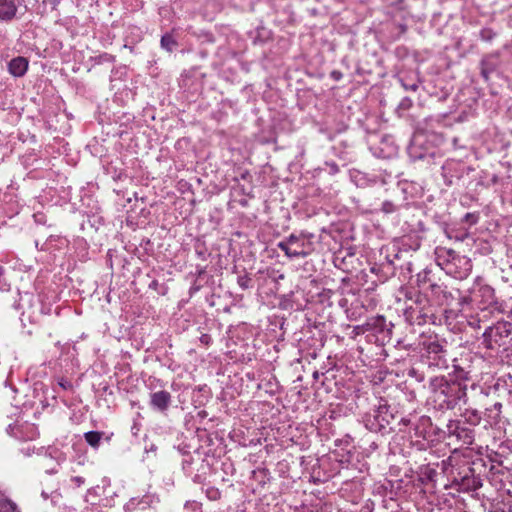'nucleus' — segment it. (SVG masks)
<instances>
[{"label": "nucleus", "instance_id": "09e8293b", "mask_svg": "<svg viewBox=\"0 0 512 512\" xmlns=\"http://www.w3.org/2000/svg\"><path fill=\"white\" fill-rule=\"evenodd\" d=\"M501 407H502V404H501V403H498V402H497V403H495V404H494V408H495V409H497V410H500V409H501Z\"/></svg>", "mask_w": 512, "mask_h": 512}, {"label": "nucleus", "instance_id": "f257e3e1", "mask_svg": "<svg viewBox=\"0 0 512 512\" xmlns=\"http://www.w3.org/2000/svg\"><path fill=\"white\" fill-rule=\"evenodd\" d=\"M432 399L441 410L454 409L460 403L467 402V384L450 382L444 377H435L430 382Z\"/></svg>", "mask_w": 512, "mask_h": 512}, {"label": "nucleus", "instance_id": "393cba45", "mask_svg": "<svg viewBox=\"0 0 512 512\" xmlns=\"http://www.w3.org/2000/svg\"><path fill=\"white\" fill-rule=\"evenodd\" d=\"M160 45L166 51L172 52L178 46V42L171 33H165L161 37Z\"/></svg>", "mask_w": 512, "mask_h": 512}, {"label": "nucleus", "instance_id": "a211bd4d", "mask_svg": "<svg viewBox=\"0 0 512 512\" xmlns=\"http://www.w3.org/2000/svg\"><path fill=\"white\" fill-rule=\"evenodd\" d=\"M447 285L442 283L438 278L432 285L424 291L425 295L429 297L431 303L438 304L441 295L443 294Z\"/></svg>", "mask_w": 512, "mask_h": 512}, {"label": "nucleus", "instance_id": "2f4dec72", "mask_svg": "<svg viewBox=\"0 0 512 512\" xmlns=\"http://www.w3.org/2000/svg\"><path fill=\"white\" fill-rule=\"evenodd\" d=\"M381 211L385 214H391L397 211V206L391 201H384L381 206Z\"/></svg>", "mask_w": 512, "mask_h": 512}, {"label": "nucleus", "instance_id": "2eb2a0df", "mask_svg": "<svg viewBox=\"0 0 512 512\" xmlns=\"http://www.w3.org/2000/svg\"><path fill=\"white\" fill-rule=\"evenodd\" d=\"M29 61L27 58L18 56L8 63V71L14 77H22L27 72Z\"/></svg>", "mask_w": 512, "mask_h": 512}, {"label": "nucleus", "instance_id": "58836bf2", "mask_svg": "<svg viewBox=\"0 0 512 512\" xmlns=\"http://www.w3.org/2000/svg\"><path fill=\"white\" fill-rule=\"evenodd\" d=\"M71 481L74 482L78 487L84 484L85 480L81 476H74L71 478Z\"/></svg>", "mask_w": 512, "mask_h": 512}, {"label": "nucleus", "instance_id": "9b49d317", "mask_svg": "<svg viewBox=\"0 0 512 512\" xmlns=\"http://www.w3.org/2000/svg\"><path fill=\"white\" fill-rule=\"evenodd\" d=\"M172 396L166 390H160L150 394V406L153 410L165 413L171 405Z\"/></svg>", "mask_w": 512, "mask_h": 512}, {"label": "nucleus", "instance_id": "6ab92c4d", "mask_svg": "<svg viewBox=\"0 0 512 512\" xmlns=\"http://www.w3.org/2000/svg\"><path fill=\"white\" fill-rule=\"evenodd\" d=\"M459 295H460V289L448 288V286H446L437 305L452 306L457 301V296H459Z\"/></svg>", "mask_w": 512, "mask_h": 512}, {"label": "nucleus", "instance_id": "c03bdc74", "mask_svg": "<svg viewBox=\"0 0 512 512\" xmlns=\"http://www.w3.org/2000/svg\"><path fill=\"white\" fill-rule=\"evenodd\" d=\"M438 264L443 266V269L446 271V258L442 257V259H438Z\"/></svg>", "mask_w": 512, "mask_h": 512}, {"label": "nucleus", "instance_id": "4c0bfd02", "mask_svg": "<svg viewBox=\"0 0 512 512\" xmlns=\"http://www.w3.org/2000/svg\"><path fill=\"white\" fill-rule=\"evenodd\" d=\"M200 341L205 345H209L210 342L212 341V338L209 334H202L200 337Z\"/></svg>", "mask_w": 512, "mask_h": 512}, {"label": "nucleus", "instance_id": "72a5a7b5", "mask_svg": "<svg viewBox=\"0 0 512 512\" xmlns=\"http://www.w3.org/2000/svg\"><path fill=\"white\" fill-rule=\"evenodd\" d=\"M412 104H413V102L409 97H404L400 101L398 108L402 109V110H408L409 108L412 107Z\"/></svg>", "mask_w": 512, "mask_h": 512}, {"label": "nucleus", "instance_id": "49530a36", "mask_svg": "<svg viewBox=\"0 0 512 512\" xmlns=\"http://www.w3.org/2000/svg\"><path fill=\"white\" fill-rule=\"evenodd\" d=\"M61 0H50V3L52 4L53 8H55Z\"/></svg>", "mask_w": 512, "mask_h": 512}, {"label": "nucleus", "instance_id": "f704fd0d", "mask_svg": "<svg viewBox=\"0 0 512 512\" xmlns=\"http://www.w3.org/2000/svg\"><path fill=\"white\" fill-rule=\"evenodd\" d=\"M400 82L405 90L416 91L419 87L417 82L406 83L404 79H400Z\"/></svg>", "mask_w": 512, "mask_h": 512}, {"label": "nucleus", "instance_id": "37998d69", "mask_svg": "<svg viewBox=\"0 0 512 512\" xmlns=\"http://www.w3.org/2000/svg\"><path fill=\"white\" fill-rule=\"evenodd\" d=\"M331 76H332V77H333V79H335V80H340V79H341V77H342V74H341V72H339V71H333V72L331 73Z\"/></svg>", "mask_w": 512, "mask_h": 512}, {"label": "nucleus", "instance_id": "79ce46f5", "mask_svg": "<svg viewBox=\"0 0 512 512\" xmlns=\"http://www.w3.org/2000/svg\"><path fill=\"white\" fill-rule=\"evenodd\" d=\"M159 287V282L157 280H153L151 281V283L149 284V288L150 289H153V290H157Z\"/></svg>", "mask_w": 512, "mask_h": 512}, {"label": "nucleus", "instance_id": "f03ea898", "mask_svg": "<svg viewBox=\"0 0 512 512\" xmlns=\"http://www.w3.org/2000/svg\"><path fill=\"white\" fill-rule=\"evenodd\" d=\"M397 414L398 412L388 404L387 400L376 398V403L363 416V422L369 431L384 435L396 429Z\"/></svg>", "mask_w": 512, "mask_h": 512}, {"label": "nucleus", "instance_id": "39448f33", "mask_svg": "<svg viewBox=\"0 0 512 512\" xmlns=\"http://www.w3.org/2000/svg\"><path fill=\"white\" fill-rule=\"evenodd\" d=\"M485 465L482 460L473 462L471 466L467 467L463 471V473H459V475L463 474L460 479V486L463 490L466 491H476L482 487V478L480 475V469Z\"/></svg>", "mask_w": 512, "mask_h": 512}, {"label": "nucleus", "instance_id": "6e6552de", "mask_svg": "<svg viewBox=\"0 0 512 512\" xmlns=\"http://www.w3.org/2000/svg\"><path fill=\"white\" fill-rule=\"evenodd\" d=\"M473 291L475 304H477L480 309H486L497 303L495 291L491 286L477 283L473 286Z\"/></svg>", "mask_w": 512, "mask_h": 512}, {"label": "nucleus", "instance_id": "5701e85b", "mask_svg": "<svg viewBox=\"0 0 512 512\" xmlns=\"http://www.w3.org/2000/svg\"><path fill=\"white\" fill-rule=\"evenodd\" d=\"M409 299L412 300V304L410 306L417 307L418 309L432 308V303L429 297L422 291L415 293L414 298L409 297Z\"/></svg>", "mask_w": 512, "mask_h": 512}, {"label": "nucleus", "instance_id": "c756f323", "mask_svg": "<svg viewBox=\"0 0 512 512\" xmlns=\"http://www.w3.org/2000/svg\"><path fill=\"white\" fill-rule=\"evenodd\" d=\"M479 35L481 40L491 42L495 38L496 33L491 28H483Z\"/></svg>", "mask_w": 512, "mask_h": 512}, {"label": "nucleus", "instance_id": "4468645a", "mask_svg": "<svg viewBox=\"0 0 512 512\" xmlns=\"http://www.w3.org/2000/svg\"><path fill=\"white\" fill-rule=\"evenodd\" d=\"M311 234L301 233L299 236L295 235V240L292 245V249H296L297 251L301 252L302 254H297L296 258L299 257H306L310 255L313 251V244L309 240L311 237Z\"/></svg>", "mask_w": 512, "mask_h": 512}, {"label": "nucleus", "instance_id": "f3484780", "mask_svg": "<svg viewBox=\"0 0 512 512\" xmlns=\"http://www.w3.org/2000/svg\"><path fill=\"white\" fill-rule=\"evenodd\" d=\"M437 279V275L431 269L426 268L417 274L416 283L420 291L424 293Z\"/></svg>", "mask_w": 512, "mask_h": 512}, {"label": "nucleus", "instance_id": "b1692460", "mask_svg": "<svg viewBox=\"0 0 512 512\" xmlns=\"http://www.w3.org/2000/svg\"><path fill=\"white\" fill-rule=\"evenodd\" d=\"M454 378L449 380L450 382H458L460 384H466V382L472 380L471 371H466L460 366H454Z\"/></svg>", "mask_w": 512, "mask_h": 512}, {"label": "nucleus", "instance_id": "c9c22d12", "mask_svg": "<svg viewBox=\"0 0 512 512\" xmlns=\"http://www.w3.org/2000/svg\"><path fill=\"white\" fill-rule=\"evenodd\" d=\"M464 220L470 224H475L477 222V217L472 213H467L464 217Z\"/></svg>", "mask_w": 512, "mask_h": 512}, {"label": "nucleus", "instance_id": "4be33fe9", "mask_svg": "<svg viewBox=\"0 0 512 512\" xmlns=\"http://www.w3.org/2000/svg\"><path fill=\"white\" fill-rule=\"evenodd\" d=\"M419 479L423 484H427L429 482H435V478L438 473L435 468L430 465H423L419 468Z\"/></svg>", "mask_w": 512, "mask_h": 512}, {"label": "nucleus", "instance_id": "7c9ffc66", "mask_svg": "<svg viewBox=\"0 0 512 512\" xmlns=\"http://www.w3.org/2000/svg\"><path fill=\"white\" fill-rule=\"evenodd\" d=\"M2 512H20L17 505L10 499H5L2 506Z\"/></svg>", "mask_w": 512, "mask_h": 512}, {"label": "nucleus", "instance_id": "423d86ee", "mask_svg": "<svg viewBox=\"0 0 512 512\" xmlns=\"http://www.w3.org/2000/svg\"><path fill=\"white\" fill-rule=\"evenodd\" d=\"M449 437H455L462 445H472L475 439V430L459 420H450L446 426Z\"/></svg>", "mask_w": 512, "mask_h": 512}, {"label": "nucleus", "instance_id": "a878e982", "mask_svg": "<svg viewBox=\"0 0 512 512\" xmlns=\"http://www.w3.org/2000/svg\"><path fill=\"white\" fill-rule=\"evenodd\" d=\"M103 432L88 431L84 434L85 441L93 448H98L100 445Z\"/></svg>", "mask_w": 512, "mask_h": 512}, {"label": "nucleus", "instance_id": "dca6fc26", "mask_svg": "<svg viewBox=\"0 0 512 512\" xmlns=\"http://www.w3.org/2000/svg\"><path fill=\"white\" fill-rule=\"evenodd\" d=\"M20 0H0V19L10 21L16 16Z\"/></svg>", "mask_w": 512, "mask_h": 512}, {"label": "nucleus", "instance_id": "8fccbe9b", "mask_svg": "<svg viewBox=\"0 0 512 512\" xmlns=\"http://www.w3.org/2000/svg\"><path fill=\"white\" fill-rule=\"evenodd\" d=\"M3 272H4V269L2 266H0V276L3 274Z\"/></svg>", "mask_w": 512, "mask_h": 512}, {"label": "nucleus", "instance_id": "20e7f679", "mask_svg": "<svg viewBox=\"0 0 512 512\" xmlns=\"http://www.w3.org/2000/svg\"><path fill=\"white\" fill-rule=\"evenodd\" d=\"M512 323L509 321H498L488 326L482 334V345L492 351L502 349L506 351L512 345Z\"/></svg>", "mask_w": 512, "mask_h": 512}, {"label": "nucleus", "instance_id": "ea45409f", "mask_svg": "<svg viewBox=\"0 0 512 512\" xmlns=\"http://www.w3.org/2000/svg\"><path fill=\"white\" fill-rule=\"evenodd\" d=\"M391 274H394L393 261L388 260L386 266H384Z\"/></svg>", "mask_w": 512, "mask_h": 512}, {"label": "nucleus", "instance_id": "473e14b6", "mask_svg": "<svg viewBox=\"0 0 512 512\" xmlns=\"http://www.w3.org/2000/svg\"><path fill=\"white\" fill-rule=\"evenodd\" d=\"M206 496L208 497V499L215 501V500L220 499L221 492L219 491V489H217L215 487H209L206 490Z\"/></svg>", "mask_w": 512, "mask_h": 512}, {"label": "nucleus", "instance_id": "7ed1b4c3", "mask_svg": "<svg viewBox=\"0 0 512 512\" xmlns=\"http://www.w3.org/2000/svg\"><path fill=\"white\" fill-rule=\"evenodd\" d=\"M448 342L437 336L429 337L421 343V360L432 369L448 367Z\"/></svg>", "mask_w": 512, "mask_h": 512}, {"label": "nucleus", "instance_id": "f8f14e48", "mask_svg": "<svg viewBox=\"0 0 512 512\" xmlns=\"http://www.w3.org/2000/svg\"><path fill=\"white\" fill-rule=\"evenodd\" d=\"M385 329L390 332V329L387 328L385 317L379 315L368 319L363 325L355 326L354 332L356 334H362L367 331L383 332Z\"/></svg>", "mask_w": 512, "mask_h": 512}, {"label": "nucleus", "instance_id": "9d476101", "mask_svg": "<svg viewBox=\"0 0 512 512\" xmlns=\"http://www.w3.org/2000/svg\"><path fill=\"white\" fill-rule=\"evenodd\" d=\"M442 170L445 183L447 185H452L454 178L461 179L465 174L468 175L474 169L470 166H465L460 162L452 161L443 165Z\"/></svg>", "mask_w": 512, "mask_h": 512}, {"label": "nucleus", "instance_id": "a19ab883", "mask_svg": "<svg viewBox=\"0 0 512 512\" xmlns=\"http://www.w3.org/2000/svg\"><path fill=\"white\" fill-rule=\"evenodd\" d=\"M401 424H402L403 426H407V425H409V424H410V420H409V419H407V418H405V417H401V418L399 419L398 426H400Z\"/></svg>", "mask_w": 512, "mask_h": 512}, {"label": "nucleus", "instance_id": "de8ad7c7", "mask_svg": "<svg viewBox=\"0 0 512 512\" xmlns=\"http://www.w3.org/2000/svg\"><path fill=\"white\" fill-rule=\"evenodd\" d=\"M403 0H392L391 1V5H398L402 2Z\"/></svg>", "mask_w": 512, "mask_h": 512}, {"label": "nucleus", "instance_id": "412c9836", "mask_svg": "<svg viewBox=\"0 0 512 512\" xmlns=\"http://www.w3.org/2000/svg\"><path fill=\"white\" fill-rule=\"evenodd\" d=\"M295 240V235L291 234L289 237H287L285 240L278 243V248L285 253V255L289 258H296L297 254H302L301 252L297 251L296 249H292V245Z\"/></svg>", "mask_w": 512, "mask_h": 512}, {"label": "nucleus", "instance_id": "ddd939ff", "mask_svg": "<svg viewBox=\"0 0 512 512\" xmlns=\"http://www.w3.org/2000/svg\"><path fill=\"white\" fill-rule=\"evenodd\" d=\"M500 53L499 52H493L490 54L485 55L481 62V76L484 78L485 81L489 80V76L491 73L495 72L500 64L499 61Z\"/></svg>", "mask_w": 512, "mask_h": 512}, {"label": "nucleus", "instance_id": "0eeeda50", "mask_svg": "<svg viewBox=\"0 0 512 512\" xmlns=\"http://www.w3.org/2000/svg\"><path fill=\"white\" fill-rule=\"evenodd\" d=\"M405 319L411 325H424L429 322H434V312L432 308L418 309L414 306H407L404 312Z\"/></svg>", "mask_w": 512, "mask_h": 512}, {"label": "nucleus", "instance_id": "cd10ccee", "mask_svg": "<svg viewBox=\"0 0 512 512\" xmlns=\"http://www.w3.org/2000/svg\"><path fill=\"white\" fill-rule=\"evenodd\" d=\"M459 253L452 249H441L439 252H437V259H442V257L446 258V265L451 264Z\"/></svg>", "mask_w": 512, "mask_h": 512}, {"label": "nucleus", "instance_id": "a18cd8bd", "mask_svg": "<svg viewBox=\"0 0 512 512\" xmlns=\"http://www.w3.org/2000/svg\"><path fill=\"white\" fill-rule=\"evenodd\" d=\"M398 28H399L401 33H405L407 31L406 24L400 23V24H398Z\"/></svg>", "mask_w": 512, "mask_h": 512}, {"label": "nucleus", "instance_id": "aec40b11", "mask_svg": "<svg viewBox=\"0 0 512 512\" xmlns=\"http://www.w3.org/2000/svg\"><path fill=\"white\" fill-rule=\"evenodd\" d=\"M461 422H465L467 426L474 429L475 426L479 425L481 422V415L475 409H466L465 412L461 415Z\"/></svg>", "mask_w": 512, "mask_h": 512}, {"label": "nucleus", "instance_id": "e433bc0d", "mask_svg": "<svg viewBox=\"0 0 512 512\" xmlns=\"http://www.w3.org/2000/svg\"><path fill=\"white\" fill-rule=\"evenodd\" d=\"M326 165L330 168V173L336 174L339 171V167L335 162H327Z\"/></svg>", "mask_w": 512, "mask_h": 512}, {"label": "nucleus", "instance_id": "c85d7f7f", "mask_svg": "<svg viewBox=\"0 0 512 512\" xmlns=\"http://www.w3.org/2000/svg\"><path fill=\"white\" fill-rule=\"evenodd\" d=\"M237 283L241 289L246 290L252 287V279L247 275H242L237 278Z\"/></svg>", "mask_w": 512, "mask_h": 512}, {"label": "nucleus", "instance_id": "1a4fd4ad", "mask_svg": "<svg viewBox=\"0 0 512 512\" xmlns=\"http://www.w3.org/2000/svg\"><path fill=\"white\" fill-rule=\"evenodd\" d=\"M472 271V263L470 258L458 254L456 259L447 264L446 273L453 275L455 278L463 279L469 276Z\"/></svg>", "mask_w": 512, "mask_h": 512}, {"label": "nucleus", "instance_id": "bb28decb", "mask_svg": "<svg viewBox=\"0 0 512 512\" xmlns=\"http://www.w3.org/2000/svg\"><path fill=\"white\" fill-rule=\"evenodd\" d=\"M456 303L459 305L461 309H464V307L466 306H471L472 304H475L473 288L470 290L469 294L465 295L462 294V292L460 291V295L457 296Z\"/></svg>", "mask_w": 512, "mask_h": 512}]
</instances>
